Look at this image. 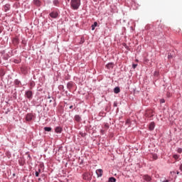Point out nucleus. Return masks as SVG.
<instances>
[{"label": "nucleus", "mask_w": 182, "mask_h": 182, "mask_svg": "<svg viewBox=\"0 0 182 182\" xmlns=\"http://www.w3.org/2000/svg\"><path fill=\"white\" fill-rule=\"evenodd\" d=\"M33 85H34V82H31V86H33Z\"/></svg>", "instance_id": "nucleus-31"}, {"label": "nucleus", "mask_w": 182, "mask_h": 182, "mask_svg": "<svg viewBox=\"0 0 182 182\" xmlns=\"http://www.w3.org/2000/svg\"><path fill=\"white\" fill-rule=\"evenodd\" d=\"M62 130H63V129L60 127H57L55 129V133H62Z\"/></svg>", "instance_id": "nucleus-8"}, {"label": "nucleus", "mask_w": 182, "mask_h": 182, "mask_svg": "<svg viewBox=\"0 0 182 182\" xmlns=\"http://www.w3.org/2000/svg\"><path fill=\"white\" fill-rule=\"evenodd\" d=\"M70 5L72 9L75 10L79 9V6H80V0H71Z\"/></svg>", "instance_id": "nucleus-1"}, {"label": "nucleus", "mask_w": 182, "mask_h": 182, "mask_svg": "<svg viewBox=\"0 0 182 182\" xmlns=\"http://www.w3.org/2000/svg\"><path fill=\"white\" fill-rule=\"evenodd\" d=\"M142 178L143 180H145V181H151V176L149 175H144Z\"/></svg>", "instance_id": "nucleus-4"}, {"label": "nucleus", "mask_w": 182, "mask_h": 182, "mask_svg": "<svg viewBox=\"0 0 182 182\" xmlns=\"http://www.w3.org/2000/svg\"><path fill=\"white\" fill-rule=\"evenodd\" d=\"M132 68L133 69H136V68H137V64H133Z\"/></svg>", "instance_id": "nucleus-23"}, {"label": "nucleus", "mask_w": 182, "mask_h": 182, "mask_svg": "<svg viewBox=\"0 0 182 182\" xmlns=\"http://www.w3.org/2000/svg\"><path fill=\"white\" fill-rule=\"evenodd\" d=\"M38 173H40L41 172V169H38Z\"/></svg>", "instance_id": "nucleus-36"}, {"label": "nucleus", "mask_w": 182, "mask_h": 182, "mask_svg": "<svg viewBox=\"0 0 182 182\" xmlns=\"http://www.w3.org/2000/svg\"><path fill=\"white\" fill-rule=\"evenodd\" d=\"M152 111H149V113H151Z\"/></svg>", "instance_id": "nucleus-37"}, {"label": "nucleus", "mask_w": 182, "mask_h": 182, "mask_svg": "<svg viewBox=\"0 0 182 182\" xmlns=\"http://www.w3.org/2000/svg\"><path fill=\"white\" fill-rule=\"evenodd\" d=\"M73 86V84H72V82H68L67 84L68 89H72Z\"/></svg>", "instance_id": "nucleus-15"}, {"label": "nucleus", "mask_w": 182, "mask_h": 182, "mask_svg": "<svg viewBox=\"0 0 182 182\" xmlns=\"http://www.w3.org/2000/svg\"><path fill=\"white\" fill-rule=\"evenodd\" d=\"M114 92L117 94V93H120V87H117L114 89Z\"/></svg>", "instance_id": "nucleus-10"}, {"label": "nucleus", "mask_w": 182, "mask_h": 182, "mask_svg": "<svg viewBox=\"0 0 182 182\" xmlns=\"http://www.w3.org/2000/svg\"><path fill=\"white\" fill-rule=\"evenodd\" d=\"M97 26V22H95L93 25H92V31H95V28Z\"/></svg>", "instance_id": "nucleus-14"}, {"label": "nucleus", "mask_w": 182, "mask_h": 182, "mask_svg": "<svg viewBox=\"0 0 182 182\" xmlns=\"http://www.w3.org/2000/svg\"><path fill=\"white\" fill-rule=\"evenodd\" d=\"M33 119V114L28 113L26 114V120L27 122H31Z\"/></svg>", "instance_id": "nucleus-3"}, {"label": "nucleus", "mask_w": 182, "mask_h": 182, "mask_svg": "<svg viewBox=\"0 0 182 182\" xmlns=\"http://www.w3.org/2000/svg\"><path fill=\"white\" fill-rule=\"evenodd\" d=\"M154 127H156V124H154V122H151L149 127V130H154Z\"/></svg>", "instance_id": "nucleus-7"}, {"label": "nucleus", "mask_w": 182, "mask_h": 182, "mask_svg": "<svg viewBox=\"0 0 182 182\" xmlns=\"http://www.w3.org/2000/svg\"><path fill=\"white\" fill-rule=\"evenodd\" d=\"M162 182H168V180H165V181H164Z\"/></svg>", "instance_id": "nucleus-33"}, {"label": "nucleus", "mask_w": 182, "mask_h": 182, "mask_svg": "<svg viewBox=\"0 0 182 182\" xmlns=\"http://www.w3.org/2000/svg\"><path fill=\"white\" fill-rule=\"evenodd\" d=\"M101 133H102V134H105V130L102 129V130H101Z\"/></svg>", "instance_id": "nucleus-30"}, {"label": "nucleus", "mask_w": 182, "mask_h": 182, "mask_svg": "<svg viewBox=\"0 0 182 182\" xmlns=\"http://www.w3.org/2000/svg\"><path fill=\"white\" fill-rule=\"evenodd\" d=\"M160 103H166V100L164 99H161Z\"/></svg>", "instance_id": "nucleus-22"}, {"label": "nucleus", "mask_w": 182, "mask_h": 182, "mask_svg": "<svg viewBox=\"0 0 182 182\" xmlns=\"http://www.w3.org/2000/svg\"><path fill=\"white\" fill-rule=\"evenodd\" d=\"M171 58H173V56H171V55L169 54V55H168V59H171Z\"/></svg>", "instance_id": "nucleus-26"}, {"label": "nucleus", "mask_w": 182, "mask_h": 182, "mask_svg": "<svg viewBox=\"0 0 182 182\" xmlns=\"http://www.w3.org/2000/svg\"><path fill=\"white\" fill-rule=\"evenodd\" d=\"M176 174H180V172L177 171V172H176Z\"/></svg>", "instance_id": "nucleus-35"}, {"label": "nucleus", "mask_w": 182, "mask_h": 182, "mask_svg": "<svg viewBox=\"0 0 182 182\" xmlns=\"http://www.w3.org/2000/svg\"><path fill=\"white\" fill-rule=\"evenodd\" d=\"M154 159L156 160V159H157V158L156 157V156H154Z\"/></svg>", "instance_id": "nucleus-34"}, {"label": "nucleus", "mask_w": 182, "mask_h": 182, "mask_svg": "<svg viewBox=\"0 0 182 182\" xmlns=\"http://www.w3.org/2000/svg\"><path fill=\"white\" fill-rule=\"evenodd\" d=\"M109 182H116V179L114 178V177H111L109 178Z\"/></svg>", "instance_id": "nucleus-19"}, {"label": "nucleus", "mask_w": 182, "mask_h": 182, "mask_svg": "<svg viewBox=\"0 0 182 182\" xmlns=\"http://www.w3.org/2000/svg\"><path fill=\"white\" fill-rule=\"evenodd\" d=\"M107 69H113V63H109L107 65Z\"/></svg>", "instance_id": "nucleus-11"}, {"label": "nucleus", "mask_w": 182, "mask_h": 182, "mask_svg": "<svg viewBox=\"0 0 182 182\" xmlns=\"http://www.w3.org/2000/svg\"><path fill=\"white\" fill-rule=\"evenodd\" d=\"M75 119L76 122H80V116L75 115Z\"/></svg>", "instance_id": "nucleus-18"}, {"label": "nucleus", "mask_w": 182, "mask_h": 182, "mask_svg": "<svg viewBox=\"0 0 182 182\" xmlns=\"http://www.w3.org/2000/svg\"><path fill=\"white\" fill-rule=\"evenodd\" d=\"M15 84L17 85H19L21 84V81H19L18 80H15Z\"/></svg>", "instance_id": "nucleus-21"}, {"label": "nucleus", "mask_w": 182, "mask_h": 182, "mask_svg": "<svg viewBox=\"0 0 182 182\" xmlns=\"http://www.w3.org/2000/svg\"><path fill=\"white\" fill-rule=\"evenodd\" d=\"M59 89H60V90H62V89H63V85H60Z\"/></svg>", "instance_id": "nucleus-25"}, {"label": "nucleus", "mask_w": 182, "mask_h": 182, "mask_svg": "<svg viewBox=\"0 0 182 182\" xmlns=\"http://www.w3.org/2000/svg\"><path fill=\"white\" fill-rule=\"evenodd\" d=\"M179 169L181 170V171H182V164H181Z\"/></svg>", "instance_id": "nucleus-28"}, {"label": "nucleus", "mask_w": 182, "mask_h": 182, "mask_svg": "<svg viewBox=\"0 0 182 182\" xmlns=\"http://www.w3.org/2000/svg\"><path fill=\"white\" fill-rule=\"evenodd\" d=\"M182 152V149H178V153H181Z\"/></svg>", "instance_id": "nucleus-27"}, {"label": "nucleus", "mask_w": 182, "mask_h": 182, "mask_svg": "<svg viewBox=\"0 0 182 182\" xmlns=\"http://www.w3.org/2000/svg\"><path fill=\"white\" fill-rule=\"evenodd\" d=\"M96 174H97V177H102V176H103V170L97 169L96 171Z\"/></svg>", "instance_id": "nucleus-5"}, {"label": "nucleus", "mask_w": 182, "mask_h": 182, "mask_svg": "<svg viewBox=\"0 0 182 182\" xmlns=\"http://www.w3.org/2000/svg\"><path fill=\"white\" fill-rule=\"evenodd\" d=\"M34 5H36V6H41V1L39 0H33Z\"/></svg>", "instance_id": "nucleus-9"}, {"label": "nucleus", "mask_w": 182, "mask_h": 182, "mask_svg": "<svg viewBox=\"0 0 182 182\" xmlns=\"http://www.w3.org/2000/svg\"><path fill=\"white\" fill-rule=\"evenodd\" d=\"M53 4L55 5V6H59V0H54Z\"/></svg>", "instance_id": "nucleus-12"}, {"label": "nucleus", "mask_w": 182, "mask_h": 182, "mask_svg": "<svg viewBox=\"0 0 182 182\" xmlns=\"http://www.w3.org/2000/svg\"><path fill=\"white\" fill-rule=\"evenodd\" d=\"M84 180H89V173H86L84 174Z\"/></svg>", "instance_id": "nucleus-16"}, {"label": "nucleus", "mask_w": 182, "mask_h": 182, "mask_svg": "<svg viewBox=\"0 0 182 182\" xmlns=\"http://www.w3.org/2000/svg\"><path fill=\"white\" fill-rule=\"evenodd\" d=\"M25 96L26 97H27V99H28V100H32L33 97V93L32 92V91L28 90L26 92Z\"/></svg>", "instance_id": "nucleus-2"}, {"label": "nucleus", "mask_w": 182, "mask_h": 182, "mask_svg": "<svg viewBox=\"0 0 182 182\" xmlns=\"http://www.w3.org/2000/svg\"><path fill=\"white\" fill-rule=\"evenodd\" d=\"M36 177H39V172L38 171H36Z\"/></svg>", "instance_id": "nucleus-24"}, {"label": "nucleus", "mask_w": 182, "mask_h": 182, "mask_svg": "<svg viewBox=\"0 0 182 182\" xmlns=\"http://www.w3.org/2000/svg\"><path fill=\"white\" fill-rule=\"evenodd\" d=\"M10 9H11V6L9 4H6L4 6L5 11H9Z\"/></svg>", "instance_id": "nucleus-13"}, {"label": "nucleus", "mask_w": 182, "mask_h": 182, "mask_svg": "<svg viewBox=\"0 0 182 182\" xmlns=\"http://www.w3.org/2000/svg\"><path fill=\"white\" fill-rule=\"evenodd\" d=\"M58 12H56V11H53V12H51L50 14V16L51 17V18H58Z\"/></svg>", "instance_id": "nucleus-6"}, {"label": "nucleus", "mask_w": 182, "mask_h": 182, "mask_svg": "<svg viewBox=\"0 0 182 182\" xmlns=\"http://www.w3.org/2000/svg\"><path fill=\"white\" fill-rule=\"evenodd\" d=\"M44 130H45V132H51L52 128H51V127H46L44 128Z\"/></svg>", "instance_id": "nucleus-17"}, {"label": "nucleus", "mask_w": 182, "mask_h": 182, "mask_svg": "<svg viewBox=\"0 0 182 182\" xmlns=\"http://www.w3.org/2000/svg\"><path fill=\"white\" fill-rule=\"evenodd\" d=\"M70 109H73V105L70 106Z\"/></svg>", "instance_id": "nucleus-32"}, {"label": "nucleus", "mask_w": 182, "mask_h": 182, "mask_svg": "<svg viewBox=\"0 0 182 182\" xmlns=\"http://www.w3.org/2000/svg\"><path fill=\"white\" fill-rule=\"evenodd\" d=\"M173 159H175V160H178V159L180 157V156L175 154L173 156Z\"/></svg>", "instance_id": "nucleus-20"}, {"label": "nucleus", "mask_w": 182, "mask_h": 182, "mask_svg": "<svg viewBox=\"0 0 182 182\" xmlns=\"http://www.w3.org/2000/svg\"><path fill=\"white\" fill-rule=\"evenodd\" d=\"M105 127H106V129H109V125L105 124Z\"/></svg>", "instance_id": "nucleus-29"}]
</instances>
